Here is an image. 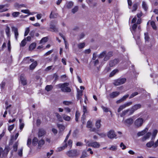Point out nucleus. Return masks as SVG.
Returning a JSON list of instances; mask_svg holds the SVG:
<instances>
[{"label":"nucleus","mask_w":158,"mask_h":158,"mask_svg":"<svg viewBox=\"0 0 158 158\" xmlns=\"http://www.w3.org/2000/svg\"><path fill=\"white\" fill-rule=\"evenodd\" d=\"M117 146L112 145L109 148V149L112 151H115L117 149Z\"/></svg>","instance_id":"37"},{"label":"nucleus","mask_w":158,"mask_h":158,"mask_svg":"<svg viewBox=\"0 0 158 158\" xmlns=\"http://www.w3.org/2000/svg\"><path fill=\"white\" fill-rule=\"evenodd\" d=\"M73 5V3L72 1L67 2L66 3V6L67 8H71Z\"/></svg>","instance_id":"26"},{"label":"nucleus","mask_w":158,"mask_h":158,"mask_svg":"<svg viewBox=\"0 0 158 158\" xmlns=\"http://www.w3.org/2000/svg\"><path fill=\"white\" fill-rule=\"evenodd\" d=\"M19 14L20 13L19 12H14L12 13V15L15 18L18 17Z\"/></svg>","instance_id":"45"},{"label":"nucleus","mask_w":158,"mask_h":158,"mask_svg":"<svg viewBox=\"0 0 158 158\" xmlns=\"http://www.w3.org/2000/svg\"><path fill=\"white\" fill-rule=\"evenodd\" d=\"M85 46L84 43H79L77 45V46L79 49H81L84 48Z\"/></svg>","instance_id":"39"},{"label":"nucleus","mask_w":158,"mask_h":158,"mask_svg":"<svg viewBox=\"0 0 158 158\" xmlns=\"http://www.w3.org/2000/svg\"><path fill=\"white\" fill-rule=\"evenodd\" d=\"M5 32L8 37L10 36V28L7 26L5 29Z\"/></svg>","instance_id":"34"},{"label":"nucleus","mask_w":158,"mask_h":158,"mask_svg":"<svg viewBox=\"0 0 158 158\" xmlns=\"http://www.w3.org/2000/svg\"><path fill=\"white\" fill-rule=\"evenodd\" d=\"M36 46V44L35 43H33L31 44L29 47V50H32L35 49Z\"/></svg>","instance_id":"36"},{"label":"nucleus","mask_w":158,"mask_h":158,"mask_svg":"<svg viewBox=\"0 0 158 158\" xmlns=\"http://www.w3.org/2000/svg\"><path fill=\"white\" fill-rule=\"evenodd\" d=\"M55 115L59 121L60 122H62L63 121V120L62 117L58 113L56 112L55 113Z\"/></svg>","instance_id":"22"},{"label":"nucleus","mask_w":158,"mask_h":158,"mask_svg":"<svg viewBox=\"0 0 158 158\" xmlns=\"http://www.w3.org/2000/svg\"><path fill=\"white\" fill-rule=\"evenodd\" d=\"M21 11L23 13L25 14H27L29 15L31 14V13L30 12V11L28 10H22Z\"/></svg>","instance_id":"52"},{"label":"nucleus","mask_w":158,"mask_h":158,"mask_svg":"<svg viewBox=\"0 0 158 158\" xmlns=\"http://www.w3.org/2000/svg\"><path fill=\"white\" fill-rule=\"evenodd\" d=\"M132 114H133V113L131 112V108L128 109L123 111L121 113L120 116L121 117H122L126 115L129 116Z\"/></svg>","instance_id":"9"},{"label":"nucleus","mask_w":158,"mask_h":158,"mask_svg":"<svg viewBox=\"0 0 158 158\" xmlns=\"http://www.w3.org/2000/svg\"><path fill=\"white\" fill-rule=\"evenodd\" d=\"M137 7H138V6L137 5V4H134L133 5V6L132 7L133 9L132 10V11L133 12L134 11H135L137 10Z\"/></svg>","instance_id":"56"},{"label":"nucleus","mask_w":158,"mask_h":158,"mask_svg":"<svg viewBox=\"0 0 158 158\" xmlns=\"http://www.w3.org/2000/svg\"><path fill=\"white\" fill-rule=\"evenodd\" d=\"M44 143V140L42 139L39 142L38 144L40 146H41L43 145Z\"/></svg>","instance_id":"59"},{"label":"nucleus","mask_w":158,"mask_h":158,"mask_svg":"<svg viewBox=\"0 0 158 158\" xmlns=\"http://www.w3.org/2000/svg\"><path fill=\"white\" fill-rule=\"evenodd\" d=\"M24 124L23 123H20L19 124V129L21 130L20 131L21 132L23 129L24 127Z\"/></svg>","instance_id":"61"},{"label":"nucleus","mask_w":158,"mask_h":158,"mask_svg":"<svg viewBox=\"0 0 158 158\" xmlns=\"http://www.w3.org/2000/svg\"><path fill=\"white\" fill-rule=\"evenodd\" d=\"M26 39H24L21 41L20 45L21 46L23 47L26 45Z\"/></svg>","instance_id":"55"},{"label":"nucleus","mask_w":158,"mask_h":158,"mask_svg":"<svg viewBox=\"0 0 158 158\" xmlns=\"http://www.w3.org/2000/svg\"><path fill=\"white\" fill-rule=\"evenodd\" d=\"M38 139L37 138L35 137L32 140V143L34 145H36L38 142Z\"/></svg>","instance_id":"38"},{"label":"nucleus","mask_w":158,"mask_h":158,"mask_svg":"<svg viewBox=\"0 0 158 158\" xmlns=\"http://www.w3.org/2000/svg\"><path fill=\"white\" fill-rule=\"evenodd\" d=\"M23 148H21L20 150H19L18 154L19 156H22L23 155Z\"/></svg>","instance_id":"60"},{"label":"nucleus","mask_w":158,"mask_h":158,"mask_svg":"<svg viewBox=\"0 0 158 158\" xmlns=\"http://www.w3.org/2000/svg\"><path fill=\"white\" fill-rule=\"evenodd\" d=\"M12 31H14V33L15 39L17 40L18 36L19 35V33L18 32V29L17 28L15 27H12Z\"/></svg>","instance_id":"17"},{"label":"nucleus","mask_w":158,"mask_h":158,"mask_svg":"<svg viewBox=\"0 0 158 158\" xmlns=\"http://www.w3.org/2000/svg\"><path fill=\"white\" fill-rule=\"evenodd\" d=\"M151 135V133L150 132H148L144 136L147 139H148Z\"/></svg>","instance_id":"58"},{"label":"nucleus","mask_w":158,"mask_h":158,"mask_svg":"<svg viewBox=\"0 0 158 158\" xmlns=\"http://www.w3.org/2000/svg\"><path fill=\"white\" fill-rule=\"evenodd\" d=\"M18 143H15L13 146V150L12 152H11V154L12 155H13V151H14L16 152L17 151L18 149Z\"/></svg>","instance_id":"23"},{"label":"nucleus","mask_w":158,"mask_h":158,"mask_svg":"<svg viewBox=\"0 0 158 158\" xmlns=\"http://www.w3.org/2000/svg\"><path fill=\"white\" fill-rule=\"evenodd\" d=\"M80 114L77 111L76 113V114H75V120L76 121H78V118L80 116Z\"/></svg>","instance_id":"54"},{"label":"nucleus","mask_w":158,"mask_h":158,"mask_svg":"<svg viewBox=\"0 0 158 158\" xmlns=\"http://www.w3.org/2000/svg\"><path fill=\"white\" fill-rule=\"evenodd\" d=\"M118 72V69H115L113 70L110 74L109 77H110L113 76L117 73Z\"/></svg>","instance_id":"30"},{"label":"nucleus","mask_w":158,"mask_h":158,"mask_svg":"<svg viewBox=\"0 0 158 158\" xmlns=\"http://www.w3.org/2000/svg\"><path fill=\"white\" fill-rule=\"evenodd\" d=\"M34 61V60L32 59H29V57H27L24 58L23 60V62L26 64H29L31 62H33Z\"/></svg>","instance_id":"16"},{"label":"nucleus","mask_w":158,"mask_h":158,"mask_svg":"<svg viewBox=\"0 0 158 158\" xmlns=\"http://www.w3.org/2000/svg\"><path fill=\"white\" fill-rule=\"evenodd\" d=\"M57 14L56 13L52 14V12L50 15V19L56 18L57 17Z\"/></svg>","instance_id":"41"},{"label":"nucleus","mask_w":158,"mask_h":158,"mask_svg":"<svg viewBox=\"0 0 158 158\" xmlns=\"http://www.w3.org/2000/svg\"><path fill=\"white\" fill-rule=\"evenodd\" d=\"M78 9V6H76L74 7L72 9V12L73 14H74L75 13L77 12Z\"/></svg>","instance_id":"50"},{"label":"nucleus","mask_w":158,"mask_h":158,"mask_svg":"<svg viewBox=\"0 0 158 158\" xmlns=\"http://www.w3.org/2000/svg\"><path fill=\"white\" fill-rule=\"evenodd\" d=\"M148 129L147 128H145L143 130L137 133V135L138 136H142L145 134L148 131Z\"/></svg>","instance_id":"19"},{"label":"nucleus","mask_w":158,"mask_h":158,"mask_svg":"<svg viewBox=\"0 0 158 158\" xmlns=\"http://www.w3.org/2000/svg\"><path fill=\"white\" fill-rule=\"evenodd\" d=\"M63 118L64 120L68 121H69L70 119V117L64 114L63 115Z\"/></svg>","instance_id":"35"},{"label":"nucleus","mask_w":158,"mask_h":158,"mask_svg":"<svg viewBox=\"0 0 158 158\" xmlns=\"http://www.w3.org/2000/svg\"><path fill=\"white\" fill-rule=\"evenodd\" d=\"M137 27V26L136 23H135L132 25L131 28V31L133 35V37L135 39L136 38V35L135 34V32Z\"/></svg>","instance_id":"11"},{"label":"nucleus","mask_w":158,"mask_h":158,"mask_svg":"<svg viewBox=\"0 0 158 158\" xmlns=\"http://www.w3.org/2000/svg\"><path fill=\"white\" fill-rule=\"evenodd\" d=\"M141 106V105L139 104L135 105L131 108V112L133 114L135 111L140 108Z\"/></svg>","instance_id":"10"},{"label":"nucleus","mask_w":158,"mask_h":158,"mask_svg":"<svg viewBox=\"0 0 158 158\" xmlns=\"http://www.w3.org/2000/svg\"><path fill=\"white\" fill-rule=\"evenodd\" d=\"M120 94V92L118 91L113 92L109 94L111 98H114L118 97Z\"/></svg>","instance_id":"15"},{"label":"nucleus","mask_w":158,"mask_h":158,"mask_svg":"<svg viewBox=\"0 0 158 158\" xmlns=\"http://www.w3.org/2000/svg\"><path fill=\"white\" fill-rule=\"evenodd\" d=\"M48 39V38L47 37H44L40 41V43L42 44L44 43H45L47 41Z\"/></svg>","instance_id":"33"},{"label":"nucleus","mask_w":158,"mask_h":158,"mask_svg":"<svg viewBox=\"0 0 158 158\" xmlns=\"http://www.w3.org/2000/svg\"><path fill=\"white\" fill-rule=\"evenodd\" d=\"M132 104V102L131 101L127 102L125 103L124 104L119 106V108L118 109V112H120L122 110L124 109L126 107L131 106Z\"/></svg>","instance_id":"6"},{"label":"nucleus","mask_w":158,"mask_h":158,"mask_svg":"<svg viewBox=\"0 0 158 158\" xmlns=\"http://www.w3.org/2000/svg\"><path fill=\"white\" fill-rule=\"evenodd\" d=\"M138 94V93L137 92H135L132 93L130 96L129 98L130 99L131 98L137 95Z\"/></svg>","instance_id":"44"},{"label":"nucleus","mask_w":158,"mask_h":158,"mask_svg":"<svg viewBox=\"0 0 158 158\" xmlns=\"http://www.w3.org/2000/svg\"><path fill=\"white\" fill-rule=\"evenodd\" d=\"M157 131L156 130H155L153 131L151 139L152 140H154L155 139V138L157 134Z\"/></svg>","instance_id":"29"},{"label":"nucleus","mask_w":158,"mask_h":158,"mask_svg":"<svg viewBox=\"0 0 158 158\" xmlns=\"http://www.w3.org/2000/svg\"><path fill=\"white\" fill-rule=\"evenodd\" d=\"M146 146L149 148H151L152 147H153V148H156L158 146V139L154 143V140H152L148 143L146 144Z\"/></svg>","instance_id":"5"},{"label":"nucleus","mask_w":158,"mask_h":158,"mask_svg":"<svg viewBox=\"0 0 158 158\" xmlns=\"http://www.w3.org/2000/svg\"><path fill=\"white\" fill-rule=\"evenodd\" d=\"M142 7L145 11H146L148 9V7L146 3L144 2H142Z\"/></svg>","instance_id":"42"},{"label":"nucleus","mask_w":158,"mask_h":158,"mask_svg":"<svg viewBox=\"0 0 158 158\" xmlns=\"http://www.w3.org/2000/svg\"><path fill=\"white\" fill-rule=\"evenodd\" d=\"M119 62V60L118 59H115L111 60L109 62V65L111 67H113L117 64Z\"/></svg>","instance_id":"14"},{"label":"nucleus","mask_w":158,"mask_h":158,"mask_svg":"<svg viewBox=\"0 0 158 158\" xmlns=\"http://www.w3.org/2000/svg\"><path fill=\"white\" fill-rule=\"evenodd\" d=\"M126 79L125 78H120L114 81L113 84L115 86H118L124 83Z\"/></svg>","instance_id":"4"},{"label":"nucleus","mask_w":158,"mask_h":158,"mask_svg":"<svg viewBox=\"0 0 158 158\" xmlns=\"http://www.w3.org/2000/svg\"><path fill=\"white\" fill-rule=\"evenodd\" d=\"M101 120H98L96 122L95 126L97 129H99L101 127Z\"/></svg>","instance_id":"28"},{"label":"nucleus","mask_w":158,"mask_h":158,"mask_svg":"<svg viewBox=\"0 0 158 158\" xmlns=\"http://www.w3.org/2000/svg\"><path fill=\"white\" fill-rule=\"evenodd\" d=\"M92 127V122L89 120L87 122V127L89 128H91Z\"/></svg>","instance_id":"43"},{"label":"nucleus","mask_w":158,"mask_h":158,"mask_svg":"<svg viewBox=\"0 0 158 158\" xmlns=\"http://www.w3.org/2000/svg\"><path fill=\"white\" fill-rule=\"evenodd\" d=\"M69 83H60L56 85L58 88H60L62 91L64 92H70L71 91V89L68 86Z\"/></svg>","instance_id":"1"},{"label":"nucleus","mask_w":158,"mask_h":158,"mask_svg":"<svg viewBox=\"0 0 158 158\" xmlns=\"http://www.w3.org/2000/svg\"><path fill=\"white\" fill-rule=\"evenodd\" d=\"M82 95V91L81 90H79L77 91V99H81V97ZM80 102H81V100H80Z\"/></svg>","instance_id":"24"},{"label":"nucleus","mask_w":158,"mask_h":158,"mask_svg":"<svg viewBox=\"0 0 158 158\" xmlns=\"http://www.w3.org/2000/svg\"><path fill=\"white\" fill-rule=\"evenodd\" d=\"M4 7V5H0V12H3L8 10L7 9H3Z\"/></svg>","instance_id":"47"},{"label":"nucleus","mask_w":158,"mask_h":158,"mask_svg":"<svg viewBox=\"0 0 158 158\" xmlns=\"http://www.w3.org/2000/svg\"><path fill=\"white\" fill-rule=\"evenodd\" d=\"M108 137L110 139L116 138V135L114 131L113 130H110L108 133Z\"/></svg>","instance_id":"12"},{"label":"nucleus","mask_w":158,"mask_h":158,"mask_svg":"<svg viewBox=\"0 0 158 158\" xmlns=\"http://www.w3.org/2000/svg\"><path fill=\"white\" fill-rule=\"evenodd\" d=\"M88 156V155L86 152L85 150H84L83 151L82 155L80 158H85L86 157H87Z\"/></svg>","instance_id":"32"},{"label":"nucleus","mask_w":158,"mask_h":158,"mask_svg":"<svg viewBox=\"0 0 158 158\" xmlns=\"http://www.w3.org/2000/svg\"><path fill=\"white\" fill-rule=\"evenodd\" d=\"M133 122V119L129 118L127 119L125 121V123L127 124L131 125L132 124Z\"/></svg>","instance_id":"25"},{"label":"nucleus","mask_w":158,"mask_h":158,"mask_svg":"<svg viewBox=\"0 0 158 158\" xmlns=\"http://www.w3.org/2000/svg\"><path fill=\"white\" fill-rule=\"evenodd\" d=\"M143 122L144 120L143 118H139L135 121L134 124L136 127H139L142 126Z\"/></svg>","instance_id":"7"},{"label":"nucleus","mask_w":158,"mask_h":158,"mask_svg":"<svg viewBox=\"0 0 158 158\" xmlns=\"http://www.w3.org/2000/svg\"><path fill=\"white\" fill-rule=\"evenodd\" d=\"M30 31V29L29 27H27L26 28V31L24 34V36H26L27 35Z\"/></svg>","instance_id":"57"},{"label":"nucleus","mask_w":158,"mask_h":158,"mask_svg":"<svg viewBox=\"0 0 158 158\" xmlns=\"http://www.w3.org/2000/svg\"><path fill=\"white\" fill-rule=\"evenodd\" d=\"M86 146L92 147L94 148H98L100 147V144L99 143L97 142H90L89 141H87L86 142Z\"/></svg>","instance_id":"8"},{"label":"nucleus","mask_w":158,"mask_h":158,"mask_svg":"<svg viewBox=\"0 0 158 158\" xmlns=\"http://www.w3.org/2000/svg\"><path fill=\"white\" fill-rule=\"evenodd\" d=\"M20 80L22 84L23 85H27V81L24 75L21 74L20 76Z\"/></svg>","instance_id":"13"},{"label":"nucleus","mask_w":158,"mask_h":158,"mask_svg":"<svg viewBox=\"0 0 158 158\" xmlns=\"http://www.w3.org/2000/svg\"><path fill=\"white\" fill-rule=\"evenodd\" d=\"M57 127L59 128L60 130L61 131H64L65 128V126L61 124H57Z\"/></svg>","instance_id":"27"},{"label":"nucleus","mask_w":158,"mask_h":158,"mask_svg":"<svg viewBox=\"0 0 158 158\" xmlns=\"http://www.w3.org/2000/svg\"><path fill=\"white\" fill-rule=\"evenodd\" d=\"M45 133V131L43 129H40L39 130L38 135L39 137H42L44 136Z\"/></svg>","instance_id":"20"},{"label":"nucleus","mask_w":158,"mask_h":158,"mask_svg":"<svg viewBox=\"0 0 158 158\" xmlns=\"http://www.w3.org/2000/svg\"><path fill=\"white\" fill-rule=\"evenodd\" d=\"M54 151L52 150H51L49 152H48L47 154V158H49L50 156L53 154Z\"/></svg>","instance_id":"46"},{"label":"nucleus","mask_w":158,"mask_h":158,"mask_svg":"<svg viewBox=\"0 0 158 158\" xmlns=\"http://www.w3.org/2000/svg\"><path fill=\"white\" fill-rule=\"evenodd\" d=\"M31 139L30 138H28L27 142V145L28 147H29L30 145L31 144Z\"/></svg>","instance_id":"62"},{"label":"nucleus","mask_w":158,"mask_h":158,"mask_svg":"<svg viewBox=\"0 0 158 158\" xmlns=\"http://www.w3.org/2000/svg\"><path fill=\"white\" fill-rule=\"evenodd\" d=\"M50 28L51 29H52V31L53 32H56L57 31V29L56 27L53 25H51L50 26Z\"/></svg>","instance_id":"40"},{"label":"nucleus","mask_w":158,"mask_h":158,"mask_svg":"<svg viewBox=\"0 0 158 158\" xmlns=\"http://www.w3.org/2000/svg\"><path fill=\"white\" fill-rule=\"evenodd\" d=\"M83 112L84 113H83V115H82V117L81 118V120L82 122V123H83L84 122V119L85 117V113H87V110L85 106H83Z\"/></svg>","instance_id":"18"},{"label":"nucleus","mask_w":158,"mask_h":158,"mask_svg":"<svg viewBox=\"0 0 158 158\" xmlns=\"http://www.w3.org/2000/svg\"><path fill=\"white\" fill-rule=\"evenodd\" d=\"M37 64V62L36 61H35L32 63L30 66L29 68L30 70L34 69L36 66Z\"/></svg>","instance_id":"21"},{"label":"nucleus","mask_w":158,"mask_h":158,"mask_svg":"<svg viewBox=\"0 0 158 158\" xmlns=\"http://www.w3.org/2000/svg\"><path fill=\"white\" fill-rule=\"evenodd\" d=\"M129 96V95L128 94H126L124 96H123L122 98V99L123 101H125L127 98Z\"/></svg>","instance_id":"64"},{"label":"nucleus","mask_w":158,"mask_h":158,"mask_svg":"<svg viewBox=\"0 0 158 158\" xmlns=\"http://www.w3.org/2000/svg\"><path fill=\"white\" fill-rule=\"evenodd\" d=\"M113 53L112 52H108L106 51H104L101 53L98 56L99 58H102L104 57L103 60L107 61L112 56Z\"/></svg>","instance_id":"2"},{"label":"nucleus","mask_w":158,"mask_h":158,"mask_svg":"<svg viewBox=\"0 0 158 158\" xmlns=\"http://www.w3.org/2000/svg\"><path fill=\"white\" fill-rule=\"evenodd\" d=\"M67 147V143H65L64 144V145L62 147L58 148V150L59 151H60L64 149L65 148Z\"/></svg>","instance_id":"49"},{"label":"nucleus","mask_w":158,"mask_h":158,"mask_svg":"<svg viewBox=\"0 0 158 158\" xmlns=\"http://www.w3.org/2000/svg\"><path fill=\"white\" fill-rule=\"evenodd\" d=\"M80 153L79 150L74 149L67 152L66 154L69 157L75 158L79 155Z\"/></svg>","instance_id":"3"},{"label":"nucleus","mask_w":158,"mask_h":158,"mask_svg":"<svg viewBox=\"0 0 158 158\" xmlns=\"http://www.w3.org/2000/svg\"><path fill=\"white\" fill-rule=\"evenodd\" d=\"M63 104L66 106H69L72 104V102L70 101H64L63 102Z\"/></svg>","instance_id":"51"},{"label":"nucleus","mask_w":158,"mask_h":158,"mask_svg":"<svg viewBox=\"0 0 158 158\" xmlns=\"http://www.w3.org/2000/svg\"><path fill=\"white\" fill-rule=\"evenodd\" d=\"M144 38L145 41H148L149 38L148 32L144 33Z\"/></svg>","instance_id":"53"},{"label":"nucleus","mask_w":158,"mask_h":158,"mask_svg":"<svg viewBox=\"0 0 158 158\" xmlns=\"http://www.w3.org/2000/svg\"><path fill=\"white\" fill-rule=\"evenodd\" d=\"M151 25L152 26V27L155 30L156 29V23L154 21H151Z\"/></svg>","instance_id":"48"},{"label":"nucleus","mask_w":158,"mask_h":158,"mask_svg":"<svg viewBox=\"0 0 158 158\" xmlns=\"http://www.w3.org/2000/svg\"><path fill=\"white\" fill-rule=\"evenodd\" d=\"M120 147L122 148V149L124 150L126 148V146L123 143H121L120 144Z\"/></svg>","instance_id":"63"},{"label":"nucleus","mask_w":158,"mask_h":158,"mask_svg":"<svg viewBox=\"0 0 158 158\" xmlns=\"http://www.w3.org/2000/svg\"><path fill=\"white\" fill-rule=\"evenodd\" d=\"M53 88V86L51 85H47L45 87V89L48 92L51 90Z\"/></svg>","instance_id":"31"}]
</instances>
